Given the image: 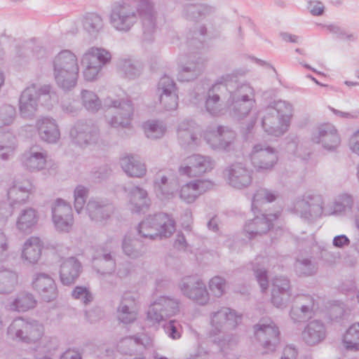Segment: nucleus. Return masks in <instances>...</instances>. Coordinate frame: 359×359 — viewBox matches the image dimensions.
I'll return each mask as SVG.
<instances>
[{"instance_id":"58","label":"nucleus","mask_w":359,"mask_h":359,"mask_svg":"<svg viewBox=\"0 0 359 359\" xmlns=\"http://www.w3.org/2000/svg\"><path fill=\"white\" fill-rule=\"evenodd\" d=\"M198 197V192L194 185L193 182L182 186L180 190V198L187 203H191Z\"/></svg>"},{"instance_id":"30","label":"nucleus","mask_w":359,"mask_h":359,"mask_svg":"<svg viewBox=\"0 0 359 359\" xmlns=\"http://www.w3.org/2000/svg\"><path fill=\"white\" fill-rule=\"evenodd\" d=\"M36 128L41 140L48 143H55L60 133L53 118L42 117L36 121Z\"/></svg>"},{"instance_id":"27","label":"nucleus","mask_w":359,"mask_h":359,"mask_svg":"<svg viewBox=\"0 0 359 359\" xmlns=\"http://www.w3.org/2000/svg\"><path fill=\"white\" fill-rule=\"evenodd\" d=\"M262 126L269 135L278 137L285 133L288 125L283 123L276 110L267 107L262 119Z\"/></svg>"},{"instance_id":"24","label":"nucleus","mask_w":359,"mask_h":359,"mask_svg":"<svg viewBox=\"0 0 359 359\" xmlns=\"http://www.w3.org/2000/svg\"><path fill=\"white\" fill-rule=\"evenodd\" d=\"M291 297L290 282L284 276H278L272 280L271 303L277 308H285Z\"/></svg>"},{"instance_id":"23","label":"nucleus","mask_w":359,"mask_h":359,"mask_svg":"<svg viewBox=\"0 0 359 359\" xmlns=\"http://www.w3.org/2000/svg\"><path fill=\"white\" fill-rule=\"evenodd\" d=\"M114 206L107 199L92 198L86 205V211L91 220L102 222L114 212Z\"/></svg>"},{"instance_id":"12","label":"nucleus","mask_w":359,"mask_h":359,"mask_svg":"<svg viewBox=\"0 0 359 359\" xmlns=\"http://www.w3.org/2000/svg\"><path fill=\"white\" fill-rule=\"evenodd\" d=\"M137 20L135 11L129 5L116 4L112 7L110 22L116 30L127 32L130 30Z\"/></svg>"},{"instance_id":"16","label":"nucleus","mask_w":359,"mask_h":359,"mask_svg":"<svg viewBox=\"0 0 359 359\" xmlns=\"http://www.w3.org/2000/svg\"><path fill=\"white\" fill-rule=\"evenodd\" d=\"M250 159L257 171H269L276 163L278 155L275 149L258 144L254 146Z\"/></svg>"},{"instance_id":"21","label":"nucleus","mask_w":359,"mask_h":359,"mask_svg":"<svg viewBox=\"0 0 359 359\" xmlns=\"http://www.w3.org/2000/svg\"><path fill=\"white\" fill-rule=\"evenodd\" d=\"M32 287L45 302H52L57 297V289L55 280L48 274L44 273L34 274L32 278Z\"/></svg>"},{"instance_id":"2","label":"nucleus","mask_w":359,"mask_h":359,"mask_svg":"<svg viewBox=\"0 0 359 359\" xmlns=\"http://www.w3.org/2000/svg\"><path fill=\"white\" fill-rule=\"evenodd\" d=\"M175 231V220L168 214L158 212L149 215L138 226V233L144 238L156 240L168 238Z\"/></svg>"},{"instance_id":"28","label":"nucleus","mask_w":359,"mask_h":359,"mask_svg":"<svg viewBox=\"0 0 359 359\" xmlns=\"http://www.w3.org/2000/svg\"><path fill=\"white\" fill-rule=\"evenodd\" d=\"M198 127L193 121H182L177 128V139L181 146L186 147L197 144Z\"/></svg>"},{"instance_id":"26","label":"nucleus","mask_w":359,"mask_h":359,"mask_svg":"<svg viewBox=\"0 0 359 359\" xmlns=\"http://www.w3.org/2000/svg\"><path fill=\"white\" fill-rule=\"evenodd\" d=\"M46 158L47 151L39 146L34 145L22 155V163L29 171H39L45 168Z\"/></svg>"},{"instance_id":"50","label":"nucleus","mask_w":359,"mask_h":359,"mask_svg":"<svg viewBox=\"0 0 359 359\" xmlns=\"http://www.w3.org/2000/svg\"><path fill=\"white\" fill-rule=\"evenodd\" d=\"M146 136L152 140L162 137L166 130L165 126L158 121H148L143 124Z\"/></svg>"},{"instance_id":"61","label":"nucleus","mask_w":359,"mask_h":359,"mask_svg":"<svg viewBox=\"0 0 359 359\" xmlns=\"http://www.w3.org/2000/svg\"><path fill=\"white\" fill-rule=\"evenodd\" d=\"M209 288L216 297H222L226 289V280L220 276H215L209 282Z\"/></svg>"},{"instance_id":"19","label":"nucleus","mask_w":359,"mask_h":359,"mask_svg":"<svg viewBox=\"0 0 359 359\" xmlns=\"http://www.w3.org/2000/svg\"><path fill=\"white\" fill-rule=\"evenodd\" d=\"M315 143L320 144L325 150L334 152L341 144V138L335 126L324 123L318 126L316 133L312 137Z\"/></svg>"},{"instance_id":"11","label":"nucleus","mask_w":359,"mask_h":359,"mask_svg":"<svg viewBox=\"0 0 359 359\" xmlns=\"http://www.w3.org/2000/svg\"><path fill=\"white\" fill-rule=\"evenodd\" d=\"M137 11L142 24L143 38L145 41H151L156 29L157 12L152 0H140Z\"/></svg>"},{"instance_id":"51","label":"nucleus","mask_w":359,"mask_h":359,"mask_svg":"<svg viewBox=\"0 0 359 359\" xmlns=\"http://www.w3.org/2000/svg\"><path fill=\"white\" fill-rule=\"evenodd\" d=\"M277 193L271 191L270 189L266 188H259L255 193L252 201V210L255 213V209L262 203H271L274 201L277 198Z\"/></svg>"},{"instance_id":"40","label":"nucleus","mask_w":359,"mask_h":359,"mask_svg":"<svg viewBox=\"0 0 359 359\" xmlns=\"http://www.w3.org/2000/svg\"><path fill=\"white\" fill-rule=\"evenodd\" d=\"M27 185H22L18 182L14 184L8 190V198L10 201V205L13 206L17 204H22L27 202L29 198L31 184L28 182Z\"/></svg>"},{"instance_id":"31","label":"nucleus","mask_w":359,"mask_h":359,"mask_svg":"<svg viewBox=\"0 0 359 359\" xmlns=\"http://www.w3.org/2000/svg\"><path fill=\"white\" fill-rule=\"evenodd\" d=\"M81 272V264L75 257H69L60 265V277L61 283L70 285L75 283Z\"/></svg>"},{"instance_id":"25","label":"nucleus","mask_w":359,"mask_h":359,"mask_svg":"<svg viewBox=\"0 0 359 359\" xmlns=\"http://www.w3.org/2000/svg\"><path fill=\"white\" fill-rule=\"evenodd\" d=\"M279 217L278 213L256 216L253 219L248 221L244 227L245 231L252 238L257 235L267 233L273 226V222Z\"/></svg>"},{"instance_id":"18","label":"nucleus","mask_w":359,"mask_h":359,"mask_svg":"<svg viewBox=\"0 0 359 359\" xmlns=\"http://www.w3.org/2000/svg\"><path fill=\"white\" fill-rule=\"evenodd\" d=\"M224 175L229 185L238 189L248 187L252 181V171L242 163L231 164L224 170Z\"/></svg>"},{"instance_id":"56","label":"nucleus","mask_w":359,"mask_h":359,"mask_svg":"<svg viewBox=\"0 0 359 359\" xmlns=\"http://www.w3.org/2000/svg\"><path fill=\"white\" fill-rule=\"evenodd\" d=\"M52 215L73 217L72 206L63 199L57 198L52 206Z\"/></svg>"},{"instance_id":"4","label":"nucleus","mask_w":359,"mask_h":359,"mask_svg":"<svg viewBox=\"0 0 359 359\" xmlns=\"http://www.w3.org/2000/svg\"><path fill=\"white\" fill-rule=\"evenodd\" d=\"M8 334L18 341L34 344L42 339L44 327L36 320H27L20 317L14 319L10 324Z\"/></svg>"},{"instance_id":"22","label":"nucleus","mask_w":359,"mask_h":359,"mask_svg":"<svg viewBox=\"0 0 359 359\" xmlns=\"http://www.w3.org/2000/svg\"><path fill=\"white\" fill-rule=\"evenodd\" d=\"M137 295L131 292H125L117 308L118 320L124 324L133 323L137 319Z\"/></svg>"},{"instance_id":"36","label":"nucleus","mask_w":359,"mask_h":359,"mask_svg":"<svg viewBox=\"0 0 359 359\" xmlns=\"http://www.w3.org/2000/svg\"><path fill=\"white\" fill-rule=\"evenodd\" d=\"M120 163L123 171L132 177H142L147 172V168L140 158L135 155H128L121 158Z\"/></svg>"},{"instance_id":"5","label":"nucleus","mask_w":359,"mask_h":359,"mask_svg":"<svg viewBox=\"0 0 359 359\" xmlns=\"http://www.w3.org/2000/svg\"><path fill=\"white\" fill-rule=\"evenodd\" d=\"M111 53L102 48L91 47L81 58V65L84 67L83 74L85 80L93 81L102 67L111 60Z\"/></svg>"},{"instance_id":"15","label":"nucleus","mask_w":359,"mask_h":359,"mask_svg":"<svg viewBox=\"0 0 359 359\" xmlns=\"http://www.w3.org/2000/svg\"><path fill=\"white\" fill-rule=\"evenodd\" d=\"M220 79L226 88V100L255 99L254 89L249 84L240 83L236 74H226Z\"/></svg>"},{"instance_id":"20","label":"nucleus","mask_w":359,"mask_h":359,"mask_svg":"<svg viewBox=\"0 0 359 359\" xmlns=\"http://www.w3.org/2000/svg\"><path fill=\"white\" fill-rule=\"evenodd\" d=\"M72 141L80 147L97 142L99 139V130L93 124L79 122L70 130Z\"/></svg>"},{"instance_id":"34","label":"nucleus","mask_w":359,"mask_h":359,"mask_svg":"<svg viewBox=\"0 0 359 359\" xmlns=\"http://www.w3.org/2000/svg\"><path fill=\"white\" fill-rule=\"evenodd\" d=\"M93 269L101 275H111L116 269L115 253L102 250L92 262Z\"/></svg>"},{"instance_id":"8","label":"nucleus","mask_w":359,"mask_h":359,"mask_svg":"<svg viewBox=\"0 0 359 359\" xmlns=\"http://www.w3.org/2000/svg\"><path fill=\"white\" fill-rule=\"evenodd\" d=\"M178 286L183 295L196 304L203 306L208 303L210 297L206 285L198 276H185Z\"/></svg>"},{"instance_id":"38","label":"nucleus","mask_w":359,"mask_h":359,"mask_svg":"<svg viewBox=\"0 0 359 359\" xmlns=\"http://www.w3.org/2000/svg\"><path fill=\"white\" fill-rule=\"evenodd\" d=\"M36 304L37 301L32 293L21 292L7 305V309L11 311L25 312L34 309Z\"/></svg>"},{"instance_id":"10","label":"nucleus","mask_w":359,"mask_h":359,"mask_svg":"<svg viewBox=\"0 0 359 359\" xmlns=\"http://www.w3.org/2000/svg\"><path fill=\"white\" fill-rule=\"evenodd\" d=\"M226 88L222 85L220 78L207 92L205 109L212 116H220L227 111Z\"/></svg>"},{"instance_id":"13","label":"nucleus","mask_w":359,"mask_h":359,"mask_svg":"<svg viewBox=\"0 0 359 359\" xmlns=\"http://www.w3.org/2000/svg\"><path fill=\"white\" fill-rule=\"evenodd\" d=\"M214 167V162L210 157L200 154H194L184 159L179 167L180 175L196 177L210 171Z\"/></svg>"},{"instance_id":"55","label":"nucleus","mask_w":359,"mask_h":359,"mask_svg":"<svg viewBox=\"0 0 359 359\" xmlns=\"http://www.w3.org/2000/svg\"><path fill=\"white\" fill-rule=\"evenodd\" d=\"M15 109L13 106L4 104L0 107V129L11 125L15 119Z\"/></svg>"},{"instance_id":"62","label":"nucleus","mask_w":359,"mask_h":359,"mask_svg":"<svg viewBox=\"0 0 359 359\" xmlns=\"http://www.w3.org/2000/svg\"><path fill=\"white\" fill-rule=\"evenodd\" d=\"M111 173V169L107 165H102L95 168L90 173V179L95 183L106 180Z\"/></svg>"},{"instance_id":"45","label":"nucleus","mask_w":359,"mask_h":359,"mask_svg":"<svg viewBox=\"0 0 359 359\" xmlns=\"http://www.w3.org/2000/svg\"><path fill=\"white\" fill-rule=\"evenodd\" d=\"M294 270L299 276H311L317 272L318 265L311 257H300L296 259Z\"/></svg>"},{"instance_id":"7","label":"nucleus","mask_w":359,"mask_h":359,"mask_svg":"<svg viewBox=\"0 0 359 359\" xmlns=\"http://www.w3.org/2000/svg\"><path fill=\"white\" fill-rule=\"evenodd\" d=\"M179 311L180 301L178 299L161 296L149 306L147 312V320L154 325L175 316Z\"/></svg>"},{"instance_id":"52","label":"nucleus","mask_w":359,"mask_h":359,"mask_svg":"<svg viewBox=\"0 0 359 359\" xmlns=\"http://www.w3.org/2000/svg\"><path fill=\"white\" fill-rule=\"evenodd\" d=\"M81 95L83 106L88 111L95 113L101 108V101L94 92L83 90Z\"/></svg>"},{"instance_id":"35","label":"nucleus","mask_w":359,"mask_h":359,"mask_svg":"<svg viewBox=\"0 0 359 359\" xmlns=\"http://www.w3.org/2000/svg\"><path fill=\"white\" fill-rule=\"evenodd\" d=\"M38 212L33 208L20 210L16 220V228L21 232L29 233L39 221Z\"/></svg>"},{"instance_id":"44","label":"nucleus","mask_w":359,"mask_h":359,"mask_svg":"<svg viewBox=\"0 0 359 359\" xmlns=\"http://www.w3.org/2000/svg\"><path fill=\"white\" fill-rule=\"evenodd\" d=\"M154 189L157 196L161 199H168L173 196L174 189L170 187L167 176L161 172L156 175Z\"/></svg>"},{"instance_id":"59","label":"nucleus","mask_w":359,"mask_h":359,"mask_svg":"<svg viewBox=\"0 0 359 359\" xmlns=\"http://www.w3.org/2000/svg\"><path fill=\"white\" fill-rule=\"evenodd\" d=\"M157 91L159 95L177 93L176 83L172 78L164 75L158 81Z\"/></svg>"},{"instance_id":"14","label":"nucleus","mask_w":359,"mask_h":359,"mask_svg":"<svg viewBox=\"0 0 359 359\" xmlns=\"http://www.w3.org/2000/svg\"><path fill=\"white\" fill-rule=\"evenodd\" d=\"M105 106L113 107L114 115L108 120L109 124L113 128H126L130 124L133 114L132 102L129 100H112L107 99Z\"/></svg>"},{"instance_id":"64","label":"nucleus","mask_w":359,"mask_h":359,"mask_svg":"<svg viewBox=\"0 0 359 359\" xmlns=\"http://www.w3.org/2000/svg\"><path fill=\"white\" fill-rule=\"evenodd\" d=\"M119 68L130 79L135 78L141 73L140 67L135 65L130 60H123L120 62Z\"/></svg>"},{"instance_id":"42","label":"nucleus","mask_w":359,"mask_h":359,"mask_svg":"<svg viewBox=\"0 0 359 359\" xmlns=\"http://www.w3.org/2000/svg\"><path fill=\"white\" fill-rule=\"evenodd\" d=\"M203 65L201 62L189 61L182 66L178 74V80L180 81H190L196 79L202 72Z\"/></svg>"},{"instance_id":"43","label":"nucleus","mask_w":359,"mask_h":359,"mask_svg":"<svg viewBox=\"0 0 359 359\" xmlns=\"http://www.w3.org/2000/svg\"><path fill=\"white\" fill-rule=\"evenodd\" d=\"M18 276L16 272L8 270H0V294H10L18 284Z\"/></svg>"},{"instance_id":"54","label":"nucleus","mask_w":359,"mask_h":359,"mask_svg":"<svg viewBox=\"0 0 359 359\" xmlns=\"http://www.w3.org/2000/svg\"><path fill=\"white\" fill-rule=\"evenodd\" d=\"M88 195V189L83 185L76 187L74 191V208L75 210L80 213L83 210L86 203V201Z\"/></svg>"},{"instance_id":"3","label":"nucleus","mask_w":359,"mask_h":359,"mask_svg":"<svg viewBox=\"0 0 359 359\" xmlns=\"http://www.w3.org/2000/svg\"><path fill=\"white\" fill-rule=\"evenodd\" d=\"M53 97L51 86L44 85L40 88L34 84L27 87L21 93L19 100V108L23 118H32L36 111L39 103L49 107Z\"/></svg>"},{"instance_id":"57","label":"nucleus","mask_w":359,"mask_h":359,"mask_svg":"<svg viewBox=\"0 0 359 359\" xmlns=\"http://www.w3.org/2000/svg\"><path fill=\"white\" fill-rule=\"evenodd\" d=\"M353 204V199L351 196L343 194L339 196L333 204V212L338 214L351 209Z\"/></svg>"},{"instance_id":"17","label":"nucleus","mask_w":359,"mask_h":359,"mask_svg":"<svg viewBox=\"0 0 359 359\" xmlns=\"http://www.w3.org/2000/svg\"><path fill=\"white\" fill-rule=\"evenodd\" d=\"M241 316H236L235 312L227 307H223L215 312L211 316L212 334L224 332L226 330L234 329L241 322Z\"/></svg>"},{"instance_id":"47","label":"nucleus","mask_w":359,"mask_h":359,"mask_svg":"<svg viewBox=\"0 0 359 359\" xmlns=\"http://www.w3.org/2000/svg\"><path fill=\"white\" fill-rule=\"evenodd\" d=\"M103 26L102 18L96 13H88L83 18V29L92 36H96L102 29Z\"/></svg>"},{"instance_id":"49","label":"nucleus","mask_w":359,"mask_h":359,"mask_svg":"<svg viewBox=\"0 0 359 359\" xmlns=\"http://www.w3.org/2000/svg\"><path fill=\"white\" fill-rule=\"evenodd\" d=\"M343 341L347 349L359 351V323L351 325L344 336Z\"/></svg>"},{"instance_id":"37","label":"nucleus","mask_w":359,"mask_h":359,"mask_svg":"<svg viewBox=\"0 0 359 359\" xmlns=\"http://www.w3.org/2000/svg\"><path fill=\"white\" fill-rule=\"evenodd\" d=\"M42 243L38 237H30L25 242L22 251V259L29 264H36L41 255Z\"/></svg>"},{"instance_id":"33","label":"nucleus","mask_w":359,"mask_h":359,"mask_svg":"<svg viewBox=\"0 0 359 359\" xmlns=\"http://www.w3.org/2000/svg\"><path fill=\"white\" fill-rule=\"evenodd\" d=\"M326 337L325 325L320 320H314L306 326L302 332V339L309 346L321 342Z\"/></svg>"},{"instance_id":"46","label":"nucleus","mask_w":359,"mask_h":359,"mask_svg":"<svg viewBox=\"0 0 359 359\" xmlns=\"http://www.w3.org/2000/svg\"><path fill=\"white\" fill-rule=\"evenodd\" d=\"M122 249L124 254L132 259L139 258L145 253V248L138 239L125 238L123 241Z\"/></svg>"},{"instance_id":"63","label":"nucleus","mask_w":359,"mask_h":359,"mask_svg":"<svg viewBox=\"0 0 359 359\" xmlns=\"http://www.w3.org/2000/svg\"><path fill=\"white\" fill-rule=\"evenodd\" d=\"M72 296L75 299L81 300L86 305L93 299V294L86 287L83 286L75 287L72 292Z\"/></svg>"},{"instance_id":"48","label":"nucleus","mask_w":359,"mask_h":359,"mask_svg":"<svg viewBox=\"0 0 359 359\" xmlns=\"http://www.w3.org/2000/svg\"><path fill=\"white\" fill-rule=\"evenodd\" d=\"M314 310L311 308L293 303L290 316L294 322H305L314 316Z\"/></svg>"},{"instance_id":"32","label":"nucleus","mask_w":359,"mask_h":359,"mask_svg":"<svg viewBox=\"0 0 359 359\" xmlns=\"http://www.w3.org/2000/svg\"><path fill=\"white\" fill-rule=\"evenodd\" d=\"M236 138V133L228 127L218 126L215 133L208 140V144L214 149L228 151Z\"/></svg>"},{"instance_id":"29","label":"nucleus","mask_w":359,"mask_h":359,"mask_svg":"<svg viewBox=\"0 0 359 359\" xmlns=\"http://www.w3.org/2000/svg\"><path fill=\"white\" fill-rule=\"evenodd\" d=\"M129 205L133 212L145 213L150 205L147 191L139 186L128 189Z\"/></svg>"},{"instance_id":"60","label":"nucleus","mask_w":359,"mask_h":359,"mask_svg":"<svg viewBox=\"0 0 359 359\" xmlns=\"http://www.w3.org/2000/svg\"><path fill=\"white\" fill-rule=\"evenodd\" d=\"M163 330L172 339H179L182 337V327L177 320H170L163 325Z\"/></svg>"},{"instance_id":"1","label":"nucleus","mask_w":359,"mask_h":359,"mask_svg":"<svg viewBox=\"0 0 359 359\" xmlns=\"http://www.w3.org/2000/svg\"><path fill=\"white\" fill-rule=\"evenodd\" d=\"M53 75L57 86L64 90L74 88L79 77L77 57L69 50H63L53 60Z\"/></svg>"},{"instance_id":"39","label":"nucleus","mask_w":359,"mask_h":359,"mask_svg":"<svg viewBox=\"0 0 359 359\" xmlns=\"http://www.w3.org/2000/svg\"><path fill=\"white\" fill-rule=\"evenodd\" d=\"M255 103V99L226 100L227 110L233 117L242 119L249 114Z\"/></svg>"},{"instance_id":"6","label":"nucleus","mask_w":359,"mask_h":359,"mask_svg":"<svg viewBox=\"0 0 359 359\" xmlns=\"http://www.w3.org/2000/svg\"><path fill=\"white\" fill-rule=\"evenodd\" d=\"M323 205L324 201L321 195L306 193L294 202L292 210L302 219L312 222L322 216Z\"/></svg>"},{"instance_id":"41","label":"nucleus","mask_w":359,"mask_h":359,"mask_svg":"<svg viewBox=\"0 0 359 359\" xmlns=\"http://www.w3.org/2000/svg\"><path fill=\"white\" fill-rule=\"evenodd\" d=\"M215 8L206 4H186L182 14L187 20L198 21L213 13Z\"/></svg>"},{"instance_id":"53","label":"nucleus","mask_w":359,"mask_h":359,"mask_svg":"<svg viewBox=\"0 0 359 359\" xmlns=\"http://www.w3.org/2000/svg\"><path fill=\"white\" fill-rule=\"evenodd\" d=\"M269 108H273L277 111V114L281 117L283 123L289 124L292 112V105L283 100H278L274 102L273 106H269Z\"/></svg>"},{"instance_id":"9","label":"nucleus","mask_w":359,"mask_h":359,"mask_svg":"<svg viewBox=\"0 0 359 359\" xmlns=\"http://www.w3.org/2000/svg\"><path fill=\"white\" fill-rule=\"evenodd\" d=\"M255 337L265 351L262 354L273 352L280 343V332L276 325L271 321L263 320L254 326Z\"/></svg>"}]
</instances>
